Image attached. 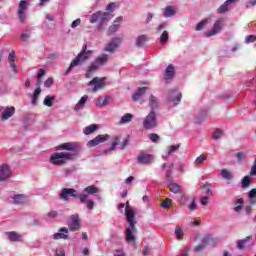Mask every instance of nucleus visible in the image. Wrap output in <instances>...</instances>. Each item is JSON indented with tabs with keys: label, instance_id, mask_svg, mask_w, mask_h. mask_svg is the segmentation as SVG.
Masks as SVG:
<instances>
[{
	"label": "nucleus",
	"instance_id": "obj_1",
	"mask_svg": "<svg viewBox=\"0 0 256 256\" xmlns=\"http://www.w3.org/2000/svg\"><path fill=\"white\" fill-rule=\"evenodd\" d=\"M79 149H81V146L77 142H66L60 144L56 147L57 151L72 152H55L51 154L49 161L51 165H56V167H63V165H67L68 161H73V159L77 157Z\"/></svg>",
	"mask_w": 256,
	"mask_h": 256
},
{
	"label": "nucleus",
	"instance_id": "obj_2",
	"mask_svg": "<svg viewBox=\"0 0 256 256\" xmlns=\"http://www.w3.org/2000/svg\"><path fill=\"white\" fill-rule=\"evenodd\" d=\"M126 221L128 223V227L125 229L126 233V243H134L135 235H133V231H135V225L137 221H135V210L129 207V203H127L125 208Z\"/></svg>",
	"mask_w": 256,
	"mask_h": 256
},
{
	"label": "nucleus",
	"instance_id": "obj_3",
	"mask_svg": "<svg viewBox=\"0 0 256 256\" xmlns=\"http://www.w3.org/2000/svg\"><path fill=\"white\" fill-rule=\"evenodd\" d=\"M93 55V51L87 49V44H83L82 50L80 53L71 61L69 67L64 72V75H68L73 71V68L79 67V65H83V63L89 61L91 56Z\"/></svg>",
	"mask_w": 256,
	"mask_h": 256
},
{
	"label": "nucleus",
	"instance_id": "obj_4",
	"mask_svg": "<svg viewBox=\"0 0 256 256\" xmlns=\"http://www.w3.org/2000/svg\"><path fill=\"white\" fill-rule=\"evenodd\" d=\"M158 125L157 122V114L154 110H152L143 120V127L146 131H151V129H155Z\"/></svg>",
	"mask_w": 256,
	"mask_h": 256
},
{
	"label": "nucleus",
	"instance_id": "obj_5",
	"mask_svg": "<svg viewBox=\"0 0 256 256\" xmlns=\"http://www.w3.org/2000/svg\"><path fill=\"white\" fill-rule=\"evenodd\" d=\"M69 197H74V199H79L80 194L77 192V190L73 188H64L61 190V193L59 194V199L62 201H69Z\"/></svg>",
	"mask_w": 256,
	"mask_h": 256
},
{
	"label": "nucleus",
	"instance_id": "obj_6",
	"mask_svg": "<svg viewBox=\"0 0 256 256\" xmlns=\"http://www.w3.org/2000/svg\"><path fill=\"white\" fill-rule=\"evenodd\" d=\"M105 81H107L106 77H94L90 82H89V86L93 87L92 91L94 93H97V91H101V89H103L105 87Z\"/></svg>",
	"mask_w": 256,
	"mask_h": 256
},
{
	"label": "nucleus",
	"instance_id": "obj_7",
	"mask_svg": "<svg viewBox=\"0 0 256 256\" xmlns=\"http://www.w3.org/2000/svg\"><path fill=\"white\" fill-rule=\"evenodd\" d=\"M95 193H99V188L95 185H90L84 188L83 193L80 194L79 200L80 203H85L89 195H95Z\"/></svg>",
	"mask_w": 256,
	"mask_h": 256
},
{
	"label": "nucleus",
	"instance_id": "obj_8",
	"mask_svg": "<svg viewBox=\"0 0 256 256\" xmlns=\"http://www.w3.org/2000/svg\"><path fill=\"white\" fill-rule=\"evenodd\" d=\"M155 159V156L153 154H149L147 152H140L137 156V163L139 165H150V163H153V160Z\"/></svg>",
	"mask_w": 256,
	"mask_h": 256
},
{
	"label": "nucleus",
	"instance_id": "obj_9",
	"mask_svg": "<svg viewBox=\"0 0 256 256\" xmlns=\"http://www.w3.org/2000/svg\"><path fill=\"white\" fill-rule=\"evenodd\" d=\"M68 228L70 231H79V229H81L79 214H74L70 216V220L68 221Z\"/></svg>",
	"mask_w": 256,
	"mask_h": 256
},
{
	"label": "nucleus",
	"instance_id": "obj_10",
	"mask_svg": "<svg viewBox=\"0 0 256 256\" xmlns=\"http://www.w3.org/2000/svg\"><path fill=\"white\" fill-rule=\"evenodd\" d=\"M11 178V168L7 164L0 165V182L9 181Z\"/></svg>",
	"mask_w": 256,
	"mask_h": 256
},
{
	"label": "nucleus",
	"instance_id": "obj_11",
	"mask_svg": "<svg viewBox=\"0 0 256 256\" xmlns=\"http://www.w3.org/2000/svg\"><path fill=\"white\" fill-rule=\"evenodd\" d=\"M109 134L98 135L94 139L88 141L87 147H97L100 143H105V141H109Z\"/></svg>",
	"mask_w": 256,
	"mask_h": 256
},
{
	"label": "nucleus",
	"instance_id": "obj_12",
	"mask_svg": "<svg viewBox=\"0 0 256 256\" xmlns=\"http://www.w3.org/2000/svg\"><path fill=\"white\" fill-rule=\"evenodd\" d=\"M121 45V38H113L105 47V51L108 53H115L117 48Z\"/></svg>",
	"mask_w": 256,
	"mask_h": 256
},
{
	"label": "nucleus",
	"instance_id": "obj_13",
	"mask_svg": "<svg viewBox=\"0 0 256 256\" xmlns=\"http://www.w3.org/2000/svg\"><path fill=\"white\" fill-rule=\"evenodd\" d=\"M183 97V94L177 90H171L168 94V99L172 103H174L175 106H177L178 103H181V99Z\"/></svg>",
	"mask_w": 256,
	"mask_h": 256
},
{
	"label": "nucleus",
	"instance_id": "obj_14",
	"mask_svg": "<svg viewBox=\"0 0 256 256\" xmlns=\"http://www.w3.org/2000/svg\"><path fill=\"white\" fill-rule=\"evenodd\" d=\"M221 27H222L221 21L219 20L215 21L213 28L204 33L205 37H213L214 35L221 33Z\"/></svg>",
	"mask_w": 256,
	"mask_h": 256
},
{
	"label": "nucleus",
	"instance_id": "obj_15",
	"mask_svg": "<svg viewBox=\"0 0 256 256\" xmlns=\"http://www.w3.org/2000/svg\"><path fill=\"white\" fill-rule=\"evenodd\" d=\"M179 147H181V144L168 146L165 150V154L162 155V159H164V161H167V159H169V157H171L173 153H177V151H179Z\"/></svg>",
	"mask_w": 256,
	"mask_h": 256
},
{
	"label": "nucleus",
	"instance_id": "obj_16",
	"mask_svg": "<svg viewBox=\"0 0 256 256\" xmlns=\"http://www.w3.org/2000/svg\"><path fill=\"white\" fill-rule=\"evenodd\" d=\"M173 167H175V164H173V163L170 165H167V163H164L161 166L162 171H165V169H166L165 177H166V180L168 181V183H171L173 181V176H172Z\"/></svg>",
	"mask_w": 256,
	"mask_h": 256
},
{
	"label": "nucleus",
	"instance_id": "obj_17",
	"mask_svg": "<svg viewBox=\"0 0 256 256\" xmlns=\"http://www.w3.org/2000/svg\"><path fill=\"white\" fill-rule=\"evenodd\" d=\"M53 239L55 241H59V239H69V229L67 227L60 228L58 232L53 235Z\"/></svg>",
	"mask_w": 256,
	"mask_h": 256
},
{
	"label": "nucleus",
	"instance_id": "obj_18",
	"mask_svg": "<svg viewBox=\"0 0 256 256\" xmlns=\"http://www.w3.org/2000/svg\"><path fill=\"white\" fill-rule=\"evenodd\" d=\"M15 115V107L14 106H7L4 108L1 119L2 121H7V119H11Z\"/></svg>",
	"mask_w": 256,
	"mask_h": 256
},
{
	"label": "nucleus",
	"instance_id": "obj_19",
	"mask_svg": "<svg viewBox=\"0 0 256 256\" xmlns=\"http://www.w3.org/2000/svg\"><path fill=\"white\" fill-rule=\"evenodd\" d=\"M121 23H123V17L116 18L113 24L108 28V35H113V33H117V31H119Z\"/></svg>",
	"mask_w": 256,
	"mask_h": 256
},
{
	"label": "nucleus",
	"instance_id": "obj_20",
	"mask_svg": "<svg viewBox=\"0 0 256 256\" xmlns=\"http://www.w3.org/2000/svg\"><path fill=\"white\" fill-rule=\"evenodd\" d=\"M109 19H111V18H109V13L101 12L100 18L98 20L99 24L97 26L98 31H101V29H103V27H105V25H107V23H109Z\"/></svg>",
	"mask_w": 256,
	"mask_h": 256
},
{
	"label": "nucleus",
	"instance_id": "obj_21",
	"mask_svg": "<svg viewBox=\"0 0 256 256\" xmlns=\"http://www.w3.org/2000/svg\"><path fill=\"white\" fill-rule=\"evenodd\" d=\"M27 5H28L27 0H21L18 5V16H19V19H21L22 21L25 20V11L27 10Z\"/></svg>",
	"mask_w": 256,
	"mask_h": 256
},
{
	"label": "nucleus",
	"instance_id": "obj_22",
	"mask_svg": "<svg viewBox=\"0 0 256 256\" xmlns=\"http://www.w3.org/2000/svg\"><path fill=\"white\" fill-rule=\"evenodd\" d=\"M120 140L121 138H119V136H115L112 140V146L108 149L102 150L101 155H109L111 151H115V149H117V145H119Z\"/></svg>",
	"mask_w": 256,
	"mask_h": 256
},
{
	"label": "nucleus",
	"instance_id": "obj_23",
	"mask_svg": "<svg viewBox=\"0 0 256 256\" xmlns=\"http://www.w3.org/2000/svg\"><path fill=\"white\" fill-rule=\"evenodd\" d=\"M173 77H175V66L169 64L165 70L164 79L165 81H170Z\"/></svg>",
	"mask_w": 256,
	"mask_h": 256
},
{
	"label": "nucleus",
	"instance_id": "obj_24",
	"mask_svg": "<svg viewBox=\"0 0 256 256\" xmlns=\"http://www.w3.org/2000/svg\"><path fill=\"white\" fill-rule=\"evenodd\" d=\"M87 101H89V96L88 95L82 96L78 101V103L75 105L74 111H81L85 109V105L87 104Z\"/></svg>",
	"mask_w": 256,
	"mask_h": 256
},
{
	"label": "nucleus",
	"instance_id": "obj_25",
	"mask_svg": "<svg viewBox=\"0 0 256 256\" xmlns=\"http://www.w3.org/2000/svg\"><path fill=\"white\" fill-rule=\"evenodd\" d=\"M148 89H149V87L138 88L137 91H135L134 94L132 95L133 101H139L141 99V97H143V95H145V93H147Z\"/></svg>",
	"mask_w": 256,
	"mask_h": 256
},
{
	"label": "nucleus",
	"instance_id": "obj_26",
	"mask_svg": "<svg viewBox=\"0 0 256 256\" xmlns=\"http://www.w3.org/2000/svg\"><path fill=\"white\" fill-rule=\"evenodd\" d=\"M149 42V36L147 34H142L136 38V47H145V44Z\"/></svg>",
	"mask_w": 256,
	"mask_h": 256
},
{
	"label": "nucleus",
	"instance_id": "obj_27",
	"mask_svg": "<svg viewBox=\"0 0 256 256\" xmlns=\"http://www.w3.org/2000/svg\"><path fill=\"white\" fill-rule=\"evenodd\" d=\"M6 237L12 243H17V242L21 241V234L15 232V231L6 232Z\"/></svg>",
	"mask_w": 256,
	"mask_h": 256
},
{
	"label": "nucleus",
	"instance_id": "obj_28",
	"mask_svg": "<svg viewBox=\"0 0 256 256\" xmlns=\"http://www.w3.org/2000/svg\"><path fill=\"white\" fill-rule=\"evenodd\" d=\"M235 1H237V0H226V1L217 9V13H219L220 15H223V13H227V11H229V5H231V3H235Z\"/></svg>",
	"mask_w": 256,
	"mask_h": 256
},
{
	"label": "nucleus",
	"instance_id": "obj_29",
	"mask_svg": "<svg viewBox=\"0 0 256 256\" xmlns=\"http://www.w3.org/2000/svg\"><path fill=\"white\" fill-rule=\"evenodd\" d=\"M40 95H41V82H38L37 88L35 89L32 95V100H31V103L34 107L37 105V100L39 99Z\"/></svg>",
	"mask_w": 256,
	"mask_h": 256
},
{
	"label": "nucleus",
	"instance_id": "obj_30",
	"mask_svg": "<svg viewBox=\"0 0 256 256\" xmlns=\"http://www.w3.org/2000/svg\"><path fill=\"white\" fill-rule=\"evenodd\" d=\"M97 69H99L98 64L95 61L92 62L86 71V74H85L86 79L91 78L93 76V73H95Z\"/></svg>",
	"mask_w": 256,
	"mask_h": 256
},
{
	"label": "nucleus",
	"instance_id": "obj_31",
	"mask_svg": "<svg viewBox=\"0 0 256 256\" xmlns=\"http://www.w3.org/2000/svg\"><path fill=\"white\" fill-rule=\"evenodd\" d=\"M206 117H207V110H201L199 114L195 117L194 123H196L197 125H201L203 121H205Z\"/></svg>",
	"mask_w": 256,
	"mask_h": 256
},
{
	"label": "nucleus",
	"instance_id": "obj_32",
	"mask_svg": "<svg viewBox=\"0 0 256 256\" xmlns=\"http://www.w3.org/2000/svg\"><path fill=\"white\" fill-rule=\"evenodd\" d=\"M251 239H253V236H247L246 238H244L242 240H238L237 241V249H240V250L245 249V245H247V243H249V241H251Z\"/></svg>",
	"mask_w": 256,
	"mask_h": 256
},
{
	"label": "nucleus",
	"instance_id": "obj_33",
	"mask_svg": "<svg viewBox=\"0 0 256 256\" xmlns=\"http://www.w3.org/2000/svg\"><path fill=\"white\" fill-rule=\"evenodd\" d=\"M107 61H109V56L107 54H102L101 56L97 57L94 62L98 64V67H101L105 65Z\"/></svg>",
	"mask_w": 256,
	"mask_h": 256
},
{
	"label": "nucleus",
	"instance_id": "obj_34",
	"mask_svg": "<svg viewBox=\"0 0 256 256\" xmlns=\"http://www.w3.org/2000/svg\"><path fill=\"white\" fill-rule=\"evenodd\" d=\"M220 175H221L222 179H224L225 181H232V179H233V173H231V171H229L227 169H222L220 171Z\"/></svg>",
	"mask_w": 256,
	"mask_h": 256
},
{
	"label": "nucleus",
	"instance_id": "obj_35",
	"mask_svg": "<svg viewBox=\"0 0 256 256\" xmlns=\"http://www.w3.org/2000/svg\"><path fill=\"white\" fill-rule=\"evenodd\" d=\"M109 101H111V96H105L104 99L99 97L96 101V107H104V105H108Z\"/></svg>",
	"mask_w": 256,
	"mask_h": 256
},
{
	"label": "nucleus",
	"instance_id": "obj_36",
	"mask_svg": "<svg viewBox=\"0 0 256 256\" xmlns=\"http://www.w3.org/2000/svg\"><path fill=\"white\" fill-rule=\"evenodd\" d=\"M133 121V114L126 113L120 119V125H125L127 123H131Z\"/></svg>",
	"mask_w": 256,
	"mask_h": 256
},
{
	"label": "nucleus",
	"instance_id": "obj_37",
	"mask_svg": "<svg viewBox=\"0 0 256 256\" xmlns=\"http://www.w3.org/2000/svg\"><path fill=\"white\" fill-rule=\"evenodd\" d=\"M176 11L175 8L173 6H166V8L164 9L163 12V16L164 17H173V15H175Z\"/></svg>",
	"mask_w": 256,
	"mask_h": 256
},
{
	"label": "nucleus",
	"instance_id": "obj_38",
	"mask_svg": "<svg viewBox=\"0 0 256 256\" xmlns=\"http://www.w3.org/2000/svg\"><path fill=\"white\" fill-rule=\"evenodd\" d=\"M211 243H215V238H213V235L207 234L202 239V244L207 247V245H211Z\"/></svg>",
	"mask_w": 256,
	"mask_h": 256
},
{
	"label": "nucleus",
	"instance_id": "obj_39",
	"mask_svg": "<svg viewBox=\"0 0 256 256\" xmlns=\"http://www.w3.org/2000/svg\"><path fill=\"white\" fill-rule=\"evenodd\" d=\"M12 199L16 205L25 203V196L23 194L14 195Z\"/></svg>",
	"mask_w": 256,
	"mask_h": 256
},
{
	"label": "nucleus",
	"instance_id": "obj_40",
	"mask_svg": "<svg viewBox=\"0 0 256 256\" xmlns=\"http://www.w3.org/2000/svg\"><path fill=\"white\" fill-rule=\"evenodd\" d=\"M55 102V96H46L43 101V105L46 107H53V103Z\"/></svg>",
	"mask_w": 256,
	"mask_h": 256
},
{
	"label": "nucleus",
	"instance_id": "obj_41",
	"mask_svg": "<svg viewBox=\"0 0 256 256\" xmlns=\"http://www.w3.org/2000/svg\"><path fill=\"white\" fill-rule=\"evenodd\" d=\"M149 105L152 109H157V105H159V100L154 95H151L149 98Z\"/></svg>",
	"mask_w": 256,
	"mask_h": 256
},
{
	"label": "nucleus",
	"instance_id": "obj_42",
	"mask_svg": "<svg viewBox=\"0 0 256 256\" xmlns=\"http://www.w3.org/2000/svg\"><path fill=\"white\" fill-rule=\"evenodd\" d=\"M169 189L172 193H181V185L177 183H170Z\"/></svg>",
	"mask_w": 256,
	"mask_h": 256
},
{
	"label": "nucleus",
	"instance_id": "obj_43",
	"mask_svg": "<svg viewBox=\"0 0 256 256\" xmlns=\"http://www.w3.org/2000/svg\"><path fill=\"white\" fill-rule=\"evenodd\" d=\"M167 41H169V32L167 30H164L160 35V43L161 45H165Z\"/></svg>",
	"mask_w": 256,
	"mask_h": 256
},
{
	"label": "nucleus",
	"instance_id": "obj_44",
	"mask_svg": "<svg viewBox=\"0 0 256 256\" xmlns=\"http://www.w3.org/2000/svg\"><path fill=\"white\" fill-rule=\"evenodd\" d=\"M97 131V125L96 124H91L88 127L84 129V134L85 135H91V133H95Z\"/></svg>",
	"mask_w": 256,
	"mask_h": 256
},
{
	"label": "nucleus",
	"instance_id": "obj_45",
	"mask_svg": "<svg viewBox=\"0 0 256 256\" xmlns=\"http://www.w3.org/2000/svg\"><path fill=\"white\" fill-rule=\"evenodd\" d=\"M224 135V132L223 130L221 129H216L214 131V133L212 134V138L215 140V141H219V139H221V137H223Z\"/></svg>",
	"mask_w": 256,
	"mask_h": 256
},
{
	"label": "nucleus",
	"instance_id": "obj_46",
	"mask_svg": "<svg viewBox=\"0 0 256 256\" xmlns=\"http://www.w3.org/2000/svg\"><path fill=\"white\" fill-rule=\"evenodd\" d=\"M236 207L234 208L235 213H241V209H243V198H239L236 203Z\"/></svg>",
	"mask_w": 256,
	"mask_h": 256
},
{
	"label": "nucleus",
	"instance_id": "obj_47",
	"mask_svg": "<svg viewBox=\"0 0 256 256\" xmlns=\"http://www.w3.org/2000/svg\"><path fill=\"white\" fill-rule=\"evenodd\" d=\"M241 183H242V188L247 189V187H249L251 185V177L245 176L242 179Z\"/></svg>",
	"mask_w": 256,
	"mask_h": 256
},
{
	"label": "nucleus",
	"instance_id": "obj_48",
	"mask_svg": "<svg viewBox=\"0 0 256 256\" xmlns=\"http://www.w3.org/2000/svg\"><path fill=\"white\" fill-rule=\"evenodd\" d=\"M58 215L57 211L52 210L46 214V217L48 221H53V219H57Z\"/></svg>",
	"mask_w": 256,
	"mask_h": 256
},
{
	"label": "nucleus",
	"instance_id": "obj_49",
	"mask_svg": "<svg viewBox=\"0 0 256 256\" xmlns=\"http://www.w3.org/2000/svg\"><path fill=\"white\" fill-rule=\"evenodd\" d=\"M101 17V11H98L91 15L90 17V23H97L99 21V18Z\"/></svg>",
	"mask_w": 256,
	"mask_h": 256
},
{
	"label": "nucleus",
	"instance_id": "obj_50",
	"mask_svg": "<svg viewBox=\"0 0 256 256\" xmlns=\"http://www.w3.org/2000/svg\"><path fill=\"white\" fill-rule=\"evenodd\" d=\"M20 37L22 41H25V42L29 41V38L31 37V31L29 30L25 31L24 33L21 34Z\"/></svg>",
	"mask_w": 256,
	"mask_h": 256
},
{
	"label": "nucleus",
	"instance_id": "obj_51",
	"mask_svg": "<svg viewBox=\"0 0 256 256\" xmlns=\"http://www.w3.org/2000/svg\"><path fill=\"white\" fill-rule=\"evenodd\" d=\"M206 25H207V20H203V21L199 22L196 25V31H202V29H205Z\"/></svg>",
	"mask_w": 256,
	"mask_h": 256
},
{
	"label": "nucleus",
	"instance_id": "obj_52",
	"mask_svg": "<svg viewBox=\"0 0 256 256\" xmlns=\"http://www.w3.org/2000/svg\"><path fill=\"white\" fill-rule=\"evenodd\" d=\"M10 63V67L14 73H19V68L17 67V64L15 63V60H8Z\"/></svg>",
	"mask_w": 256,
	"mask_h": 256
},
{
	"label": "nucleus",
	"instance_id": "obj_53",
	"mask_svg": "<svg viewBox=\"0 0 256 256\" xmlns=\"http://www.w3.org/2000/svg\"><path fill=\"white\" fill-rule=\"evenodd\" d=\"M250 177H256V157L254 158V164L249 172Z\"/></svg>",
	"mask_w": 256,
	"mask_h": 256
},
{
	"label": "nucleus",
	"instance_id": "obj_54",
	"mask_svg": "<svg viewBox=\"0 0 256 256\" xmlns=\"http://www.w3.org/2000/svg\"><path fill=\"white\" fill-rule=\"evenodd\" d=\"M148 137L150 141H152V143H159V135L152 133V134H149Z\"/></svg>",
	"mask_w": 256,
	"mask_h": 256
},
{
	"label": "nucleus",
	"instance_id": "obj_55",
	"mask_svg": "<svg viewBox=\"0 0 256 256\" xmlns=\"http://www.w3.org/2000/svg\"><path fill=\"white\" fill-rule=\"evenodd\" d=\"M203 161H207V156L202 154L196 158L195 163H197V165H201Z\"/></svg>",
	"mask_w": 256,
	"mask_h": 256
},
{
	"label": "nucleus",
	"instance_id": "obj_56",
	"mask_svg": "<svg viewBox=\"0 0 256 256\" xmlns=\"http://www.w3.org/2000/svg\"><path fill=\"white\" fill-rule=\"evenodd\" d=\"M256 42V36L255 35H248L245 38V43H255Z\"/></svg>",
	"mask_w": 256,
	"mask_h": 256
},
{
	"label": "nucleus",
	"instance_id": "obj_57",
	"mask_svg": "<svg viewBox=\"0 0 256 256\" xmlns=\"http://www.w3.org/2000/svg\"><path fill=\"white\" fill-rule=\"evenodd\" d=\"M175 233H176L178 239H182V237H183V229H181L180 227H176Z\"/></svg>",
	"mask_w": 256,
	"mask_h": 256
},
{
	"label": "nucleus",
	"instance_id": "obj_58",
	"mask_svg": "<svg viewBox=\"0 0 256 256\" xmlns=\"http://www.w3.org/2000/svg\"><path fill=\"white\" fill-rule=\"evenodd\" d=\"M205 247H207L205 244H199L198 246H196V247L194 248V251H195L196 253H201V251H203V249H205Z\"/></svg>",
	"mask_w": 256,
	"mask_h": 256
},
{
	"label": "nucleus",
	"instance_id": "obj_59",
	"mask_svg": "<svg viewBox=\"0 0 256 256\" xmlns=\"http://www.w3.org/2000/svg\"><path fill=\"white\" fill-rule=\"evenodd\" d=\"M200 203L203 206L209 205V197L208 196H204L200 199Z\"/></svg>",
	"mask_w": 256,
	"mask_h": 256
},
{
	"label": "nucleus",
	"instance_id": "obj_60",
	"mask_svg": "<svg viewBox=\"0 0 256 256\" xmlns=\"http://www.w3.org/2000/svg\"><path fill=\"white\" fill-rule=\"evenodd\" d=\"M79 25H81V20L78 18L72 22L71 27H72V29H75V28L79 27Z\"/></svg>",
	"mask_w": 256,
	"mask_h": 256
},
{
	"label": "nucleus",
	"instance_id": "obj_61",
	"mask_svg": "<svg viewBox=\"0 0 256 256\" xmlns=\"http://www.w3.org/2000/svg\"><path fill=\"white\" fill-rule=\"evenodd\" d=\"M163 29H167V23H161L158 27H157V33H161L163 31Z\"/></svg>",
	"mask_w": 256,
	"mask_h": 256
},
{
	"label": "nucleus",
	"instance_id": "obj_62",
	"mask_svg": "<svg viewBox=\"0 0 256 256\" xmlns=\"http://www.w3.org/2000/svg\"><path fill=\"white\" fill-rule=\"evenodd\" d=\"M142 253L144 256H151V250H149L148 246H144Z\"/></svg>",
	"mask_w": 256,
	"mask_h": 256
},
{
	"label": "nucleus",
	"instance_id": "obj_63",
	"mask_svg": "<svg viewBox=\"0 0 256 256\" xmlns=\"http://www.w3.org/2000/svg\"><path fill=\"white\" fill-rule=\"evenodd\" d=\"M54 81L53 78H48L45 82H44V87H51L53 85Z\"/></svg>",
	"mask_w": 256,
	"mask_h": 256
},
{
	"label": "nucleus",
	"instance_id": "obj_64",
	"mask_svg": "<svg viewBox=\"0 0 256 256\" xmlns=\"http://www.w3.org/2000/svg\"><path fill=\"white\" fill-rule=\"evenodd\" d=\"M248 197H256V188H253L249 191Z\"/></svg>",
	"mask_w": 256,
	"mask_h": 256
}]
</instances>
